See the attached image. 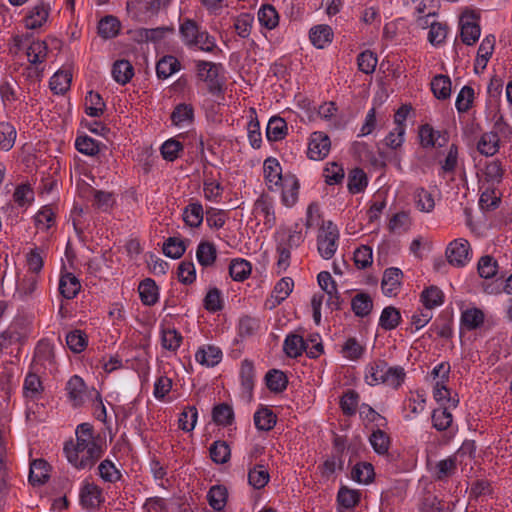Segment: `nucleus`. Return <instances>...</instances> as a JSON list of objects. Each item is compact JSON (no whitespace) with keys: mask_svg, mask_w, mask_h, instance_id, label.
Listing matches in <instances>:
<instances>
[{"mask_svg":"<svg viewBox=\"0 0 512 512\" xmlns=\"http://www.w3.org/2000/svg\"><path fill=\"white\" fill-rule=\"evenodd\" d=\"M76 440L64 444V453L76 469H90L101 458L103 449L94 436L93 426L81 423L75 430Z\"/></svg>","mask_w":512,"mask_h":512,"instance_id":"1","label":"nucleus"},{"mask_svg":"<svg viewBox=\"0 0 512 512\" xmlns=\"http://www.w3.org/2000/svg\"><path fill=\"white\" fill-rule=\"evenodd\" d=\"M298 228L299 225L296 224L294 230H281L276 234L279 272L286 271L290 265L291 250L299 247L304 241V235Z\"/></svg>","mask_w":512,"mask_h":512,"instance_id":"2","label":"nucleus"},{"mask_svg":"<svg viewBox=\"0 0 512 512\" xmlns=\"http://www.w3.org/2000/svg\"><path fill=\"white\" fill-rule=\"evenodd\" d=\"M339 238L338 227L330 220L323 222L317 235V250L323 259L329 260L335 255Z\"/></svg>","mask_w":512,"mask_h":512,"instance_id":"3","label":"nucleus"},{"mask_svg":"<svg viewBox=\"0 0 512 512\" xmlns=\"http://www.w3.org/2000/svg\"><path fill=\"white\" fill-rule=\"evenodd\" d=\"M471 247L466 239L459 238L449 243L446 249L448 262L456 267H463L470 261Z\"/></svg>","mask_w":512,"mask_h":512,"instance_id":"4","label":"nucleus"},{"mask_svg":"<svg viewBox=\"0 0 512 512\" xmlns=\"http://www.w3.org/2000/svg\"><path fill=\"white\" fill-rule=\"evenodd\" d=\"M331 149V141L327 134L321 131L313 132L309 138L307 156L319 161L326 158Z\"/></svg>","mask_w":512,"mask_h":512,"instance_id":"5","label":"nucleus"},{"mask_svg":"<svg viewBox=\"0 0 512 512\" xmlns=\"http://www.w3.org/2000/svg\"><path fill=\"white\" fill-rule=\"evenodd\" d=\"M196 68L199 78L208 84L211 92L214 93L221 89L219 80V74L222 70L221 64L200 60L196 62Z\"/></svg>","mask_w":512,"mask_h":512,"instance_id":"6","label":"nucleus"},{"mask_svg":"<svg viewBox=\"0 0 512 512\" xmlns=\"http://www.w3.org/2000/svg\"><path fill=\"white\" fill-rule=\"evenodd\" d=\"M461 40L466 45L475 44L481 33L478 17L473 12H466L460 18Z\"/></svg>","mask_w":512,"mask_h":512,"instance_id":"7","label":"nucleus"},{"mask_svg":"<svg viewBox=\"0 0 512 512\" xmlns=\"http://www.w3.org/2000/svg\"><path fill=\"white\" fill-rule=\"evenodd\" d=\"M50 10V5L44 1L31 6L24 17L25 27L35 30L44 26L48 21Z\"/></svg>","mask_w":512,"mask_h":512,"instance_id":"8","label":"nucleus"},{"mask_svg":"<svg viewBox=\"0 0 512 512\" xmlns=\"http://www.w3.org/2000/svg\"><path fill=\"white\" fill-rule=\"evenodd\" d=\"M69 401L74 407L82 406L88 398L87 387L81 377L72 376L65 388Z\"/></svg>","mask_w":512,"mask_h":512,"instance_id":"9","label":"nucleus"},{"mask_svg":"<svg viewBox=\"0 0 512 512\" xmlns=\"http://www.w3.org/2000/svg\"><path fill=\"white\" fill-rule=\"evenodd\" d=\"M80 502L86 509H95L104 502L102 489L94 483H85L80 491Z\"/></svg>","mask_w":512,"mask_h":512,"instance_id":"10","label":"nucleus"},{"mask_svg":"<svg viewBox=\"0 0 512 512\" xmlns=\"http://www.w3.org/2000/svg\"><path fill=\"white\" fill-rule=\"evenodd\" d=\"M402 276V271L399 268L391 267L385 270L381 288L386 296L391 297L397 295L401 286Z\"/></svg>","mask_w":512,"mask_h":512,"instance_id":"11","label":"nucleus"},{"mask_svg":"<svg viewBox=\"0 0 512 512\" xmlns=\"http://www.w3.org/2000/svg\"><path fill=\"white\" fill-rule=\"evenodd\" d=\"M50 465L44 459H35L30 463L29 482L33 486L45 484L50 477Z\"/></svg>","mask_w":512,"mask_h":512,"instance_id":"12","label":"nucleus"},{"mask_svg":"<svg viewBox=\"0 0 512 512\" xmlns=\"http://www.w3.org/2000/svg\"><path fill=\"white\" fill-rule=\"evenodd\" d=\"M333 36L332 28L326 24L313 26L309 31V39L318 49L328 46L333 41Z\"/></svg>","mask_w":512,"mask_h":512,"instance_id":"13","label":"nucleus"},{"mask_svg":"<svg viewBox=\"0 0 512 512\" xmlns=\"http://www.w3.org/2000/svg\"><path fill=\"white\" fill-rule=\"evenodd\" d=\"M263 171L269 190H273L274 186L278 187L282 183L284 179L282 168L275 158H268L264 161Z\"/></svg>","mask_w":512,"mask_h":512,"instance_id":"14","label":"nucleus"},{"mask_svg":"<svg viewBox=\"0 0 512 512\" xmlns=\"http://www.w3.org/2000/svg\"><path fill=\"white\" fill-rule=\"evenodd\" d=\"M282 201L287 207L293 206L298 199L299 181L293 175H285L282 183Z\"/></svg>","mask_w":512,"mask_h":512,"instance_id":"15","label":"nucleus"},{"mask_svg":"<svg viewBox=\"0 0 512 512\" xmlns=\"http://www.w3.org/2000/svg\"><path fill=\"white\" fill-rule=\"evenodd\" d=\"M138 292L142 303L146 306H153L158 302L159 291L155 281L146 278L140 282Z\"/></svg>","mask_w":512,"mask_h":512,"instance_id":"16","label":"nucleus"},{"mask_svg":"<svg viewBox=\"0 0 512 512\" xmlns=\"http://www.w3.org/2000/svg\"><path fill=\"white\" fill-rule=\"evenodd\" d=\"M420 144L424 148L434 147L436 144L443 146L447 141L445 136H441L439 131H435L429 124H424L419 128Z\"/></svg>","mask_w":512,"mask_h":512,"instance_id":"17","label":"nucleus"},{"mask_svg":"<svg viewBox=\"0 0 512 512\" xmlns=\"http://www.w3.org/2000/svg\"><path fill=\"white\" fill-rule=\"evenodd\" d=\"M504 175V167L498 159L491 160L486 163L483 169L484 181L489 187H494L502 182Z\"/></svg>","mask_w":512,"mask_h":512,"instance_id":"18","label":"nucleus"},{"mask_svg":"<svg viewBox=\"0 0 512 512\" xmlns=\"http://www.w3.org/2000/svg\"><path fill=\"white\" fill-rule=\"evenodd\" d=\"M195 359L201 365L213 367L221 361L222 352L218 347L208 345L198 349Z\"/></svg>","mask_w":512,"mask_h":512,"instance_id":"19","label":"nucleus"},{"mask_svg":"<svg viewBox=\"0 0 512 512\" xmlns=\"http://www.w3.org/2000/svg\"><path fill=\"white\" fill-rule=\"evenodd\" d=\"M81 284L72 273L62 274L59 280V292L66 299H73L79 293Z\"/></svg>","mask_w":512,"mask_h":512,"instance_id":"20","label":"nucleus"},{"mask_svg":"<svg viewBox=\"0 0 512 512\" xmlns=\"http://www.w3.org/2000/svg\"><path fill=\"white\" fill-rule=\"evenodd\" d=\"M43 390L44 388L40 377L36 373H28L23 385L25 398L36 401L41 397Z\"/></svg>","mask_w":512,"mask_h":512,"instance_id":"21","label":"nucleus"},{"mask_svg":"<svg viewBox=\"0 0 512 512\" xmlns=\"http://www.w3.org/2000/svg\"><path fill=\"white\" fill-rule=\"evenodd\" d=\"M385 372V360H375L366 365L365 382L370 386L383 383Z\"/></svg>","mask_w":512,"mask_h":512,"instance_id":"22","label":"nucleus"},{"mask_svg":"<svg viewBox=\"0 0 512 512\" xmlns=\"http://www.w3.org/2000/svg\"><path fill=\"white\" fill-rule=\"evenodd\" d=\"M477 150L485 156H493L499 150V136L496 132L483 133L477 143Z\"/></svg>","mask_w":512,"mask_h":512,"instance_id":"23","label":"nucleus"},{"mask_svg":"<svg viewBox=\"0 0 512 512\" xmlns=\"http://www.w3.org/2000/svg\"><path fill=\"white\" fill-rule=\"evenodd\" d=\"M196 258L201 266H212L217 258V250L215 245L208 241L200 242L197 246Z\"/></svg>","mask_w":512,"mask_h":512,"instance_id":"24","label":"nucleus"},{"mask_svg":"<svg viewBox=\"0 0 512 512\" xmlns=\"http://www.w3.org/2000/svg\"><path fill=\"white\" fill-rule=\"evenodd\" d=\"M283 349L288 357L297 358L302 355L303 351H306L307 343L302 336L289 334L284 340Z\"/></svg>","mask_w":512,"mask_h":512,"instance_id":"25","label":"nucleus"},{"mask_svg":"<svg viewBox=\"0 0 512 512\" xmlns=\"http://www.w3.org/2000/svg\"><path fill=\"white\" fill-rule=\"evenodd\" d=\"M287 123L286 121L278 116L270 118L266 127V136L269 141H279L285 138L287 135Z\"/></svg>","mask_w":512,"mask_h":512,"instance_id":"26","label":"nucleus"},{"mask_svg":"<svg viewBox=\"0 0 512 512\" xmlns=\"http://www.w3.org/2000/svg\"><path fill=\"white\" fill-rule=\"evenodd\" d=\"M293 287H294V282H293L292 278L284 277V278L280 279L276 283V285L272 291L271 298L273 299V303L270 308H274L275 306L282 303L286 298H288V296L291 294V292L293 290Z\"/></svg>","mask_w":512,"mask_h":512,"instance_id":"27","label":"nucleus"},{"mask_svg":"<svg viewBox=\"0 0 512 512\" xmlns=\"http://www.w3.org/2000/svg\"><path fill=\"white\" fill-rule=\"evenodd\" d=\"M133 75L134 68L128 60H118L113 64L112 76L118 84H127Z\"/></svg>","mask_w":512,"mask_h":512,"instance_id":"28","label":"nucleus"},{"mask_svg":"<svg viewBox=\"0 0 512 512\" xmlns=\"http://www.w3.org/2000/svg\"><path fill=\"white\" fill-rule=\"evenodd\" d=\"M240 378L243 392L248 397H251L254 387L255 368L253 363L248 359L243 360L241 363Z\"/></svg>","mask_w":512,"mask_h":512,"instance_id":"29","label":"nucleus"},{"mask_svg":"<svg viewBox=\"0 0 512 512\" xmlns=\"http://www.w3.org/2000/svg\"><path fill=\"white\" fill-rule=\"evenodd\" d=\"M405 377L406 373L403 367L389 366L385 361V372L382 384H385L394 389H398L404 382Z\"/></svg>","mask_w":512,"mask_h":512,"instance_id":"30","label":"nucleus"},{"mask_svg":"<svg viewBox=\"0 0 512 512\" xmlns=\"http://www.w3.org/2000/svg\"><path fill=\"white\" fill-rule=\"evenodd\" d=\"M276 421V415L267 407L258 409L254 414V424L257 429L262 431H270L273 429Z\"/></svg>","mask_w":512,"mask_h":512,"instance_id":"31","label":"nucleus"},{"mask_svg":"<svg viewBox=\"0 0 512 512\" xmlns=\"http://www.w3.org/2000/svg\"><path fill=\"white\" fill-rule=\"evenodd\" d=\"M204 218V210L199 202H192L183 210V220L190 227H199Z\"/></svg>","mask_w":512,"mask_h":512,"instance_id":"32","label":"nucleus"},{"mask_svg":"<svg viewBox=\"0 0 512 512\" xmlns=\"http://www.w3.org/2000/svg\"><path fill=\"white\" fill-rule=\"evenodd\" d=\"M180 62L174 56L168 55L161 58L156 65L158 78L167 79L180 69Z\"/></svg>","mask_w":512,"mask_h":512,"instance_id":"33","label":"nucleus"},{"mask_svg":"<svg viewBox=\"0 0 512 512\" xmlns=\"http://www.w3.org/2000/svg\"><path fill=\"white\" fill-rule=\"evenodd\" d=\"M351 307L356 316L365 317L372 311V298L367 293H358L352 298Z\"/></svg>","mask_w":512,"mask_h":512,"instance_id":"34","label":"nucleus"},{"mask_svg":"<svg viewBox=\"0 0 512 512\" xmlns=\"http://www.w3.org/2000/svg\"><path fill=\"white\" fill-rule=\"evenodd\" d=\"M194 119V109L192 105L186 103L178 104L172 114L171 121L176 126H182L192 123Z\"/></svg>","mask_w":512,"mask_h":512,"instance_id":"35","label":"nucleus"},{"mask_svg":"<svg viewBox=\"0 0 512 512\" xmlns=\"http://www.w3.org/2000/svg\"><path fill=\"white\" fill-rule=\"evenodd\" d=\"M431 89L437 99L445 100L451 95V80L446 75H436L431 81Z\"/></svg>","mask_w":512,"mask_h":512,"instance_id":"36","label":"nucleus"},{"mask_svg":"<svg viewBox=\"0 0 512 512\" xmlns=\"http://www.w3.org/2000/svg\"><path fill=\"white\" fill-rule=\"evenodd\" d=\"M270 480L268 470L264 465H255L249 469L248 482L254 489L264 488Z\"/></svg>","mask_w":512,"mask_h":512,"instance_id":"37","label":"nucleus"},{"mask_svg":"<svg viewBox=\"0 0 512 512\" xmlns=\"http://www.w3.org/2000/svg\"><path fill=\"white\" fill-rule=\"evenodd\" d=\"M71 80L69 71L59 70L51 77L49 85L55 94H64L70 88Z\"/></svg>","mask_w":512,"mask_h":512,"instance_id":"38","label":"nucleus"},{"mask_svg":"<svg viewBox=\"0 0 512 512\" xmlns=\"http://www.w3.org/2000/svg\"><path fill=\"white\" fill-rule=\"evenodd\" d=\"M374 476V468L372 464L368 462L357 463L351 471V478L360 484H368L372 482Z\"/></svg>","mask_w":512,"mask_h":512,"instance_id":"39","label":"nucleus"},{"mask_svg":"<svg viewBox=\"0 0 512 512\" xmlns=\"http://www.w3.org/2000/svg\"><path fill=\"white\" fill-rule=\"evenodd\" d=\"M120 26V22L116 17L108 15L99 21L98 33L104 39H110L118 35Z\"/></svg>","mask_w":512,"mask_h":512,"instance_id":"40","label":"nucleus"},{"mask_svg":"<svg viewBox=\"0 0 512 512\" xmlns=\"http://www.w3.org/2000/svg\"><path fill=\"white\" fill-rule=\"evenodd\" d=\"M401 321L400 311L393 307H385L380 315L379 326L384 330L395 329Z\"/></svg>","mask_w":512,"mask_h":512,"instance_id":"41","label":"nucleus"},{"mask_svg":"<svg viewBox=\"0 0 512 512\" xmlns=\"http://www.w3.org/2000/svg\"><path fill=\"white\" fill-rule=\"evenodd\" d=\"M498 268L497 260L490 255H484L478 260L477 271L483 279L495 277L498 273Z\"/></svg>","mask_w":512,"mask_h":512,"instance_id":"42","label":"nucleus"},{"mask_svg":"<svg viewBox=\"0 0 512 512\" xmlns=\"http://www.w3.org/2000/svg\"><path fill=\"white\" fill-rule=\"evenodd\" d=\"M444 301L443 292L436 286H430L421 293V302L425 309L432 310L433 308L442 305Z\"/></svg>","mask_w":512,"mask_h":512,"instance_id":"43","label":"nucleus"},{"mask_svg":"<svg viewBox=\"0 0 512 512\" xmlns=\"http://www.w3.org/2000/svg\"><path fill=\"white\" fill-rule=\"evenodd\" d=\"M86 113L91 117H99L104 113L105 102L97 92L90 91L85 97Z\"/></svg>","mask_w":512,"mask_h":512,"instance_id":"44","label":"nucleus"},{"mask_svg":"<svg viewBox=\"0 0 512 512\" xmlns=\"http://www.w3.org/2000/svg\"><path fill=\"white\" fill-rule=\"evenodd\" d=\"M86 189L88 192H90V194L93 195V205L96 206L98 209L102 211H107L113 207L115 203L113 193L102 190H95L91 186H87Z\"/></svg>","mask_w":512,"mask_h":512,"instance_id":"45","label":"nucleus"},{"mask_svg":"<svg viewBox=\"0 0 512 512\" xmlns=\"http://www.w3.org/2000/svg\"><path fill=\"white\" fill-rule=\"evenodd\" d=\"M209 505L216 511H221L227 502V490L221 485H215L210 488L207 494Z\"/></svg>","mask_w":512,"mask_h":512,"instance_id":"46","label":"nucleus"},{"mask_svg":"<svg viewBox=\"0 0 512 512\" xmlns=\"http://www.w3.org/2000/svg\"><path fill=\"white\" fill-rule=\"evenodd\" d=\"M433 397L439 403L445 401L448 407L456 408L459 403L457 395L454 397L451 396L450 390L445 385V381H436L433 388Z\"/></svg>","mask_w":512,"mask_h":512,"instance_id":"47","label":"nucleus"},{"mask_svg":"<svg viewBox=\"0 0 512 512\" xmlns=\"http://www.w3.org/2000/svg\"><path fill=\"white\" fill-rule=\"evenodd\" d=\"M416 208L424 213H430L435 207L433 195L424 188H417L414 192Z\"/></svg>","mask_w":512,"mask_h":512,"instance_id":"48","label":"nucleus"},{"mask_svg":"<svg viewBox=\"0 0 512 512\" xmlns=\"http://www.w3.org/2000/svg\"><path fill=\"white\" fill-rule=\"evenodd\" d=\"M484 322V313L478 308L467 309L462 312L461 323L467 330H474Z\"/></svg>","mask_w":512,"mask_h":512,"instance_id":"49","label":"nucleus"},{"mask_svg":"<svg viewBox=\"0 0 512 512\" xmlns=\"http://www.w3.org/2000/svg\"><path fill=\"white\" fill-rule=\"evenodd\" d=\"M251 273V264L244 259H234L229 265V274L235 281H244Z\"/></svg>","mask_w":512,"mask_h":512,"instance_id":"50","label":"nucleus"},{"mask_svg":"<svg viewBox=\"0 0 512 512\" xmlns=\"http://www.w3.org/2000/svg\"><path fill=\"white\" fill-rule=\"evenodd\" d=\"M451 407L444 406L442 408L434 409L432 413L433 427L438 431H445L451 426L452 414L449 412Z\"/></svg>","mask_w":512,"mask_h":512,"instance_id":"51","label":"nucleus"},{"mask_svg":"<svg viewBox=\"0 0 512 512\" xmlns=\"http://www.w3.org/2000/svg\"><path fill=\"white\" fill-rule=\"evenodd\" d=\"M368 184L365 172L360 168L353 169L348 176V190L353 194L362 192Z\"/></svg>","mask_w":512,"mask_h":512,"instance_id":"52","label":"nucleus"},{"mask_svg":"<svg viewBox=\"0 0 512 512\" xmlns=\"http://www.w3.org/2000/svg\"><path fill=\"white\" fill-rule=\"evenodd\" d=\"M48 46L45 41H34L27 49V57L31 64H41L46 60Z\"/></svg>","mask_w":512,"mask_h":512,"instance_id":"53","label":"nucleus"},{"mask_svg":"<svg viewBox=\"0 0 512 512\" xmlns=\"http://www.w3.org/2000/svg\"><path fill=\"white\" fill-rule=\"evenodd\" d=\"M267 387L273 392H282L288 384L287 376L280 370L273 369L266 376Z\"/></svg>","mask_w":512,"mask_h":512,"instance_id":"54","label":"nucleus"},{"mask_svg":"<svg viewBox=\"0 0 512 512\" xmlns=\"http://www.w3.org/2000/svg\"><path fill=\"white\" fill-rule=\"evenodd\" d=\"M369 441L374 451L379 455H384L390 447V437L382 430L377 429L372 432Z\"/></svg>","mask_w":512,"mask_h":512,"instance_id":"55","label":"nucleus"},{"mask_svg":"<svg viewBox=\"0 0 512 512\" xmlns=\"http://www.w3.org/2000/svg\"><path fill=\"white\" fill-rule=\"evenodd\" d=\"M210 457L217 464H224L230 459L231 451L229 445L225 441H215L210 449Z\"/></svg>","mask_w":512,"mask_h":512,"instance_id":"56","label":"nucleus"},{"mask_svg":"<svg viewBox=\"0 0 512 512\" xmlns=\"http://www.w3.org/2000/svg\"><path fill=\"white\" fill-rule=\"evenodd\" d=\"M377 62L376 54L370 50L361 52L357 57L358 69L365 74L373 73L376 69Z\"/></svg>","mask_w":512,"mask_h":512,"instance_id":"57","label":"nucleus"},{"mask_svg":"<svg viewBox=\"0 0 512 512\" xmlns=\"http://www.w3.org/2000/svg\"><path fill=\"white\" fill-rule=\"evenodd\" d=\"M184 242L176 237H169L163 244V253L170 258L178 259L185 253Z\"/></svg>","mask_w":512,"mask_h":512,"instance_id":"58","label":"nucleus"},{"mask_svg":"<svg viewBox=\"0 0 512 512\" xmlns=\"http://www.w3.org/2000/svg\"><path fill=\"white\" fill-rule=\"evenodd\" d=\"M16 130L7 122H0V148L9 151L15 142Z\"/></svg>","mask_w":512,"mask_h":512,"instance_id":"59","label":"nucleus"},{"mask_svg":"<svg viewBox=\"0 0 512 512\" xmlns=\"http://www.w3.org/2000/svg\"><path fill=\"white\" fill-rule=\"evenodd\" d=\"M360 500V493L357 490L342 486L337 495L338 503L345 508H353Z\"/></svg>","mask_w":512,"mask_h":512,"instance_id":"60","label":"nucleus"},{"mask_svg":"<svg viewBox=\"0 0 512 512\" xmlns=\"http://www.w3.org/2000/svg\"><path fill=\"white\" fill-rule=\"evenodd\" d=\"M261 25L273 29L278 25L279 17L276 9L271 5H264L258 12Z\"/></svg>","mask_w":512,"mask_h":512,"instance_id":"61","label":"nucleus"},{"mask_svg":"<svg viewBox=\"0 0 512 512\" xmlns=\"http://www.w3.org/2000/svg\"><path fill=\"white\" fill-rule=\"evenodd\" d=\"M198 418V412L196 407H187L179 416L178 424L179 428L185 432H190L195 428Z\"/></svg>","mask_w":512,"mask_h":512,"instance_id":"62","label":"nucleus"},{"mask_svg":"<svg viewBox=\"0 0 512 512\" xmlns=\"http://www.w3.org/2000/svg\"><path fill=\"white\" fill-rule=\"evenodd\" d=\"M75 147L80 153L88 156H94L99 152V143L87 135L78 136Z\"/></svg>","mask_w":512,"mask_h":512,"instance_id":"63","label":"nucleus"},{"mask_svg":"<svg viewBox=\"0 0 512 512\" xmlns=\"http://www.w3.org/2000/svg\"><path fill=\"white\" fill-rule=\"evenodd\" d=\"M233 416V409L227 404H219L212 411L213 420L218 425H230L233 421Z\"/></svg>","mask_w":512,"mask_h":512,"instance_id":"64","label":"nucleus"}]
</instances>
